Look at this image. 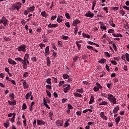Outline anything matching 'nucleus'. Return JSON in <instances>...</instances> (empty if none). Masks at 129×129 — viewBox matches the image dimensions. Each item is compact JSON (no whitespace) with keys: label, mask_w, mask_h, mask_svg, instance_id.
Instances as JSON below:
<instances>
[{"label":"nucleus","mask_w":129,"mask_h":129,"mask_svg":"<svg viewBox=\"0 0 129 129\" xmlns=\"http://www.w3.org/2000/svg\"><path fill=\"white\" fill-rule=\"evenodd\" d=\"M8 103L11 106H12L13 105H16L17 104V102H16V101H13V102H12L10 100H8Z\"/></svg>","instance_id":"obj_18"},{"label":"nucleus","mask_w":129,"mask_h":129,"mask_svg":"<svg viewBox=\"0 0 129 129\" xmlns=\"http://www.w3.org/2000/svg\"><path fill=\"white\" fill-rule=\"evenodd\" d=\"M64 83H65V82L64 81L59 82V86H62V85H63V84H64Z\"/></svg>","instance_id":"obj_53"},{"label":"nucleus","mask_w":129,"mask_h":129,"mask_svg":"<svg viewBox=\"0 0 129 129\" xmlns=\"http://www.w3.org/2000/svg\"><path fill=\"white\" fill-rule=\"evenodd\" d=\"M65 25L67 28H70V23H69V22L66 23Z\"/></svg>","instance_id":"obj_55"},{"label":"nucleus","mask_w":129,"mask_h":129,"mask_svg":"<svg viewBox=\"0 0 129 129\" xmlns=\"http://www.w3.org/2000/svg\"><path fill=\"white\" fill-rule=\"evenodd\" d=\"M78 56H76L73 58L74 62H76L78 60Z\"/></svg>","instance_id":"obj_58"},{"label":"nucleus","mask_w":129,"mask_h":129,"mask_svg":"<svg viewBox=\"0 0 129 129\" xmlns=\"http://www.w3.org/2000/svg\"><path fill=\"white\" fill-rule=\"evenodd\" d=\"M105 68H106L107 71H108V72H109V67L108 66V65L106 64Z\"/></svg>","instance_id":"obj_62"},{"label":"nucleus","mask_w":129,"mask_h":129,"mask_svg":"<svg viewBox=\"0 0 129 129\" xmlns=\"http://www.w3.org/2000/svg\"><path fill=\"white\" fill-rule=\"evenodd\" d=\"M105 62H106V60L104 58H102L101 60L98 61V63H99L100 64L101 63H105Z\"/></svg>","instance_id":"obj_27"},{"label":"nucleus","mask_w":129,"mask_h":129,"mask_svg":"<svg viewBox=\"0 0 129 129\" xmlns=\"http://www.w3.org/2000/svg\"><path fill=\"white\" fill-rule=\"evenodd\" d=\"M41 14V16H42V17H44V18H46V17H47V13H46L45 11L42 12Z\"/></svg>","instance_id":"obj_36"},{"label":"nucleus","mask_w":129,"mask_h":129,"mask_svg":"<svg viewBox=\"0 0 129 129\" xmlns=\"http://www.w3.org/2000/svg\"><path fill=\"white\" fill-rule=\"evenodd\" d=\"M39 47H40V48H41V49H42V48H43V47H44V48H45V45L43 43H40Z\"/></svg>","instance_id":"obj_51"},{"label":"nucleus","mask_w":129,"mask_h":129,"mask_svg":"<svg viewBox=\"0 0 129 129\" xmlns=\"http://www.w3.org/2000/svg\"><path fill=\"white\" fill-rule=\"evenodd\" d=\"M112 45H113V48L114 51H115V52H116L117 51V47H116V45H115V44H114V43H112Z\"/></svg>","instance_id":"obj_41"},{"label":"nucleus","mask_w":129,"mask_h":129,"mask_svg":"<svg viewBox=\"0 0 129 129\" xmlns=\"http://www.w3.org/2000/svg\"><path fill=\"white\" fill-rule=\"evenodd\" d=\"M87 49H89V50H92L93 51V50H94V48H93V47L90 46V45H88L87 46Z\"/></svg>","instance_id":"obj_46"},{"label":"nucleus","mask_w":129,"mask_h":129,"mask_svg":"<svg viewBox=\"0 0 129 129\" xmlns=\"http://www.w3.org/2000/svg\"><path fill=\"white\" fill-rule=\"evenodd\" d=\"M111 64H113L114 65H117V62L115 60H111Z\"/></svg>","instance_id":"obj_56"},{"label":"nucleus","mask_w":129,"mask_h":129,"mask_svg":"<svg viewBox=\"0 0 129 129\" xmlns=\"http://www.w3.org/2000/svg\"><path fill=\"white\" fill-rule=\"evenodd\" d=\"M123 9L127 10V11H129V7L127 6H122Z\"/></svg>","instance_id":"obj_61"},{"label":"nucleus","mask_w":129,"mask_h":129,"mask_svg":"<svg viewBox=\"0 0 129 129\" xmlns=\"http://www.w3.org/2000/svg\"><path fill=\"white\" fill-rule=\"evenodd\" d=\"M58 45L59 47H60V48H62V46L63 45V44H62V41H60L59 40L58 41Z\"/></svg>","instance_id":"obj_49"},{"label":"nucleus","mask_w":129,"mask_h":129,"mask_svg":"<svg viewBox=\"0 0 129 129\" xmlns=\"http://www.w3.org/2000/svg\"><path fill=\"white\" fill-rule=\"evenodd\" d=\"M128 59H129V54L127 53H126V61H127Z\"/></svg>","instance_id":"obj_63"},{"label":"nucleus","mask_w":129,"mask_h":129,"mask_svg":"<svg viewBox=\"0 0 129 129\" xmlns=\"http://www.w3.org/2000/svg\"><path fill=\"white\" fill-rule=\"evenodd\" d=\"M107 99L110 102H111V103H113V104H116V98H115L113 95L111 94L108 95Z\"/></svg>","instance_id":"obj_1"},{"label":"nucleus","mask_w":129,"mask_h":129,"mask_svg":"<svg viewBox=\"0 0 129 129\" xmlns=\"http://www.w3.org/2000/svg\"><path fill=\"white\" fill-rule=\"evenodd\" d=\"M62 77L63 79H68L70 78V77L67 74H63Z\"/></svg>","instance_id":"obj_33"},{"label":"nucleus","mask_w":129,"mask_h":129,"mask_svg":"<svg viewBox=\"0 0 129 129\" xmlns=\"http://www.w3.org/2000/svg\"><path fill=\"white\" fill-rule=\"evenodd\" d=\"M63 120H58L55 121V125L57 126H63Z\"/></svg>","instance_id":"obj_6"},{"label":"nucleus","mask_w":129,"mask_h":129,"mask_svg":"<svg viewBox=\"0 0 129 129\" xmlns=\"http://www.w3.org/2000/svg\"><path fill=\"white\" fill-rule=\"evenodd\" d=\"M46 94L47 95L48 97H49V98H51V93L50 92V91H49V90H46Z\"/></svg>","instance_id":"obj_39"},{"label":"nucleus","mask_w":129,"mask_h":129,"mask_svg":"<svg viewBox=\"0 0 129 129\" xmlns=\"http://www.w3.org/2000/svg\"><path fill=\"white\" fill-rule=\"evenodd\" d=\"M74 95L76 97H82V95H81V94H79L78 93H74Z\"/></svg>","instance_id":"obj_28"},{"label":"nucleus","mask_w":129,"mask_h":129,"mask_svg":"<svg viewBox=\"0 0 129 129\" xmlns=\"http://www.w3.org/2000/svg\"><path fill=\"white\" fill-rule=\"evenodd\" d=\"M22 64H23V67L24 69H27L28 68V66H27V62H26V61H23L22 62Z\"/></svg>","instance_id":"obj_29"},{"label":"nucleus","mask_w":129,"mask_h":129,"mask_svg":"<svg viewBox=\"0 0 129 129\" xmlns=\"http://www.w3.org/2000/svg\"><path fill=\"white\" fill-rule=\"evenodd\" d=\"M77 92H79V93H83V89H77Z\"/></svg>","instance_id":"obj_48"},{"label":"nucleus","mask_w":129,"mask_h":129,"mask_svg":"<svg viewBox=\"0 0 129 129\" xmlns=\"http://www.w3.org/2000/svg\"><path fill=\"white\" fill-rule=\"evenodd\" d=\"M46 62H47V66H50V64H51V61H50V57H49V56H47L46 57Z\"/></svg>","instance_id":"obj_24"},{"label":"nucleus","mask_w":129,"mask_h":129,"mask_svg":"<svg viewBox=\"0 0 129 129\" xmlns=\"http://www.w3.org/2000/svg\"><path fill=\"white\" fill-rule=\"evenodd\" d=\"M4 40L6 41V42H8L9 41H11V38H10V37H5L4 38Z\"/></svg>","instance_id":"obj_43"},{"label":"nucleus","mask_w":129,"mask_h":129,"mask_svg":"<svg viewBox=\"0 0 129 129\" xmlns=\"http://www.w3.org/2000/svg\"><path fill=\"white\" fill-rule=\"evenodd\" d=\"M37 125H42V124L44 125L45 124V121L43 120L38 119L37 120Z\"/></svg>","instance_id":"obj_10"},{"label":"nucleus","mask_w":129,"mask_h":129,"mask_svg":"<svg viewBox=\"0 0 129 129\" xmlns=\"http://www.w3.org/2000/svg\"><path fill=\"white\" fill-rule=\"evenodd\" d=\"M76 44L78 48V50H80V48H81V44H79V41H76Z\"/></svg>","instance_id":"obj_35"},{"label":"nucleus","mask_w":129,"mask_h":129,"mask_svg":"<svg viewBox=\"0 0 129 129\" xmlns=\"http://www.w3.org/2000/svg\"><path fill=\"white\" fill-rule=\"evenodd\" d=\"M1 23L2 24H3L4 26H6L7 25H8V20H7V18L4 16L1 19Z\"/></svg>","instance_id":"obj_4"},{"label":"nucleus","mask_w":129,"mask_h":129,"mask_svg":"<svg viewBox=\"0 0 129 129\" xmlns=\"http://www.w3.org/2000/svg\"><path fill=\"white\" fill-rule=\"evenodd\" d=\"M85 16V17H87V18H93V17H94V13H91L90 11H88Z\"/></svg>","instance_id":"obj_7"},{"label":"nucleus","mask_w":129,"mask_h":129,"mask_svg":"<svg viewBox=\"0 0 129 129\" xmlns=\"http://www.w3.org/2000/svg\"><path fill=\"white\" fill-rule=\"evenodd\" d=\"M120 12L121 13L122 16H124V15H125V12H124V11H123V10H122L121 8H120Z\"/></svg>","instance_id":"obj_45"},{"label":"nucleus","mask_w":129,"mask_h":129,"mask_svg":"<svg viewBox=\"0 0 129 129\" xmlns=\"http://www.w3.org/2000/svg\"><path fill=\"white\" fill-rule=\"evenodd\" d=\"M107 102L104 101L99 103V105H107Z\"/></svg>","instance_id":"obj_37"},{"label":"nucleus","mask_w":129,"mask_h":129,"mask_svg":"<svg viewBox=\"0 0 129 129\" xmlns=\"http://www.w3.org/2000/svg\"><path fill=\"white\" fill-rule=\"evenodd\" d=\"M119 110V107L118 106H117V107H115L113 110V113H117V111Z\"/></svg>","instance_id":"obj_17"},{"label":"nucleus","mask_w":129,"mask_h":129,"mask_svg":"<svg viewBox=\"0 0 129 129\" xmlns=\"http://www.w3.org/2000/svg\"><path fill=\"white\" fill-rule=\"evenodd\" d=\"M22 108L23 110H25V109H27V104H26V103H23Z\"/></svg>","instance_id":"obj_38"},{"label":"nucleus","mask_w":129,"mask_h":129,"mask_svg":"<svg viewBox=\"0 0 129 129\" xmlns=\"http://www.w3.org/2000/svg\"><path fill=\"white\" fill-rule=\"evenodd\" d=\"M108 34H110V33H112V35L114 33V30H112V29H110L108 30Z\"/></svg>","instance_id":"obj_40"},{"label":"nucleus","mask_w":129,"mask_h":129,"mask_svg":"<svg viewBox=\"0 0 129 129\" xmlns=\"http://www.w3.org/2000/svg\"><path fill=\"white\" fill-rule=\"evenodd\" d=\"M62 87L63 88V90L64 93H67V92H68V91H69V90L71 89V88H70V85H63L62 86Z\"/></svg>","instance_id":"obj_2"},{"label":"nucleus","mask_w":129,"mask_h":129,"mask_svg":"<svg viewBox=\"0 0 129 129\" xmlns=\"http://www.w3.org/2000/svg\"><path fill=\"white\" fill-rule=\"evenodd\" d=\"M93 90L95 91H98V90H99V88H98V87H95L93 89Z\"/></svg>","instance_id":"obj_57"},{"label":"nucleus","mask_w":129,"mask_h":129,"mask_svg":"<svg viewBox=\"0 0 129 129\" xmlns=\"http://www.w3.org/2000/svg\"><path fill=\"white\" fill-rule=\"evenodd\" d=\"M29 57H30V54H28V53H26L25 54V56L24 57V59L23 60L24 61V62H26V60H28V59H29Z\"/></svg>","instance_id":"obj_22"},{"label":"nucleus","mask_w":129,"mask_h":129,"mask_svg":"<svg viewBox=\"0 0 129 129\" xmlns=\"http://www.w3.org/2000/svg\"><path fill=\"white\" fill-rule=\"evenodd\" d=\"M8 62L9 64H11V65H17V62L15 60L12 59L11 58L8 59Z\"/></svg>","instance_id":"obj_8"},{"label":"nucleus","mask_w":129,"mask_h":129,"mask_svg":"<svg viewBox=\"0 0 129 129\" xmlns=\"http://www.w3.org/2000/svg\"><path fill=\"white\" fill-rule=\"evenodd\" d=\"M52 79H51V78H48L47 79H46V83H47V84H49L50 85H51L52 84Z\"/></svg>","instance_id":"obj_30"},{"label":"nucleus","mask_w":129,"mask_h":129,"mask_svg":"<svg viewBox=\"0 0 129 129\" xmlns=\"http://www.w3.org/2000/svg\"><path fill=\"white\" fill-rule=\"evenodd\" d=\"M13 116L12 117V118H9V119L10 120V121H11V122H14L15 121V118L16 117V113H13Z\"/></svg>","instance_id":"obj_19"},{"label":"nucleus","mask_w":129,"mask_h":129,"mask_svg":"<svg viewBox=\"0 0 129 129\" xmlns=\"http://www.w3.org/2000/svg\"><path fill=\"white\" fill-rule=\"evenodd\" d=\"M9 97H11L10 100H11V101H13V100H15V95L14 94V93L10 95Z\"/></svg>","instance_id":"obj_26"},{"label":"nucleus","mask_w":129,"mask_h":129,"mask_svg":"<svg viewBox=\"0 0 129 129\" xmlns=\"http://www.w3.org/2000/svg\"><path fill=\"white\" fill-rule=\"evenodd\" d=\"M103 10L106 11V13H108V8L107 7H104Z\"/></svg>","instance_id":"obj_60"},{"label":"nucleus","mask_w":129,"mask_h":129,"mask_svg":"<svg viewBox=\"0 0 129 129\" xmlns=\"http://www.w3.org/2000/svg\"><path fill=\"white\" fill-rule=\"evenodd\" d=\"M112 36H113V37H114L115 38H117V37L118 38H122V37H123V36H122V35H121V34L120 33H118L117 34H116L115 33H113L112 34Z\"/></svg>","instance_id":"obj_13"},{"label":"nucleus","mask_w":129,"mask_h":129,"mask_svg":"<svg viewBox=\"0 0 129 129\" xmlns=\"http://www.w3.org/2000/svg\"><path fill=\"white\" fill-rule=\"evenodd\" d=\"M56 21L58 23H62V22H63V19H62V18H60V17L58 16Z\"/></svg>","instance_id":"obj_34"},{"label":"nucleus","mask_w":129,"mask_h":129,"mask_svg":"<svg viewBox=\"0 0 129 129\" xmlns=\"http://www.w3.org/2000/svg\"><path fill=\"white\" fill-rule=\"evenodd\" d=\"M68 108H69V109H72V108H73V107L72 106V105L70 104H68Z\"/></svg>","instance_id":"obj_54"},{"label":"nucleus","mask_w":129,"mask_h":129,"mask_svg":"<svg viewBox=\"0 0 129 129\" xmlns=\"http://www.w3.org/2000/svg\"><path fill=\"white\" fill-rule=\"evenodd\" d=\"M92 4V7H95V5H96V1H93Z\"/></svg>","instance_id":"obj_64"},{"label":"nucleus","mask_w":129,"mask_h":129,"mask_svg":"<svg viewBox=\"0 0 129 129\" xmlns=\"http://www.w3.org/2000/svg\"><path fill=\"white\" fill-rule=\"evenodd\" d=\"M50 54V47L49 46H46L45 49L44 56L47 57L48 55Z\"/></svg>","instance_id":"obj_5"},{"label":"nucleus","mask_w":129,"mask_h":129,"mask_svg":"<svg viewBox=\"0 0 129 129\" xmlns=\"http://www.w3.org/2000/svg\"><path fill=\"white\" fill-rule=\"evenodd\" d=\"M48 27L49 28H57V27H58V24H51V23H50L48 25Z\"/></svg>","instance_id":"obj_14"},{"label":"nucleus","mask_w":129,"mask_h":129,"mask_svg":"<svg viewBox=\"0 0 129 129\" xmlns=\"http://www.w3.org/2000/svg\"><path fill=\"white\" fill-rule=\"evenodd\" d=\"M116 124H118L119 121H120V116H118L115 119Z\"/></svg>","instance_id":"obj_20"},{"label":"nucleus","mask_w":129,"mask_h":129,"mask_svg":"<svg viewBox=\"0 0 129 129\" xmlns=\"http://www.w3.org/2000/svg\"><path fill=\"white\" fill-rule=\"evenodd\" d=\"M125 58H126V53L122 54V55H121V59H122L123 60V61H124L125 60Z\"/></svg>","instance_id":"obj_44"},{"label":"nucleus","mask_w":129,"mask_h":129,"mask_svg":"<svg viewBox=\"0 0 129 129\" xmlns=\"http://www.w3.org/2000/svg\"><path fill=\"white\" fill-rule=\"evenodd\" d=\"M15 61H19V62H22L23 63L24 61V59H23L21 57H16L15 58Z\"/></svg>","instance_id":"obj_23"},{"label":"nucleus","mask_w":129,"mask_h":129,"mask_svg":"<svg viewBox=\"0 0 129 129\" xmlns=\"http://www.w3.org/2000/svg\"><path fill=\"white\" fill-rule=\"evenodd\" d=\"M100 117L103 118V119H105V120H107V117L104 115V112H101Z\"/></svg>","instance_id":"obj_11"},{"label":"nucleus","mask_w":129,"mask_h":129,"mask_svg":"<svg viewBox=\"0 0 129 129\" xmlns=\"http://www.w3.org/2000/svg\"><path fill=\"white\" fill-rule=\"evenodd\" d=\"M35 10V6H32L30 8H27V11L28 13H31V12H33Z\"/></svg>","instance_id":"obj_15"},{"label":"nucleus","mask_w":129,"mask_h":129,"mask_svg":"<svg viewBox=\"0 0 129 129\" xmlns=\"http://www.w3.org/2000/svg\"><path fill=\"white\" fill-rule=\"evenodd\" d=\"M78 24H80V21L78 19H76L73 22V26H77Z\"/></svg>","instance_id":"obj_12"},{"label":"nucleus","mask_w":129,"mask_h":129,"mask_svg":"<svg viewBox=\"0 0 129 129\" xmlns=\"http://www.w3.org/2000/svg\"><path fill=\"white\" fill-rule=\"evenodd\" d=\"M31 95H32V91H30L29 92H28L25 96V98L26 99V100H27V99H29V97H30V96H31Z\"/></svg>","instance_id":"obj_21"},{"label":"nucleus","mask_w":129,"mask_h":129,"mask_svg":"<svg viewBox=\"0 0 129 129\" xmlns=\"http://www.w3.org/2000/svg\"><path fill=\"white\" fill-rule=\"evenodd\" d=\"M77 32H78V27H77V26H76L75 27V31H74L75 35L77 34Z\"/></svg>","instance_id":"obj_50"},{"label":"nucleus","mask_w":129,"mask_h":129,"mask_svg":"<svg viewBox=\"0 0 129 129\" xmlns=\"http://www.w3.org/2000/svg\"><path fill=\"white\" fill-rule=\"evenodd\" d=\"M26 48H27V46H26L25 45H21L18 48H17L18 51L19 52H21V51H22V52H26Z\"/></svg>","instance_id":"obj_3"},{"label":"nucleus","mask_w":129,"mask_h":129,"mask_svg":"<svg viewBox=\"0 0 129 129\" xmlns=\"http://www.w3.org/2000/svg\"><path fill=\"white\" fill-rule=\"evenodd\" d=\"M44 106H45V107H46L47 108H48V109H50V107L49 106V105L47 104V103H45L44 104Z\"/></svg>","instance_id":"obj_59"},{"label":"nucleus","mask_w":129,"mask_h":129,"mask_svg":"<svg viewBox=\"0 0 129 129\" xmlns=\"http://www.w3.org/2000/svg\"><path fill=\"white\" fill-rule=\"evenodd\" d=\"M65 16L67 19H68V20H70V19L71 18V17H70V15L68 13H66Z\"/></svg>","instance_id":"obj_42"},{"label":"nucleus","mask_w":129,"mask_h":129,"mask_svg":"<svg viewBox=\"0 0 129 129\" xmlns=\"http://www.w3.org/2000/svg\"><path fill=\"white\" fill-rule=\"evenodd\" d=\"M31 60L32 61L36 62V61H37V57H36V56H33L31 58Z\"/></svg>","instance_id":"obj_52"},{"label":"nucleus","mask_w":129,"mask_h":129,"mask_svg":"<svg viewBox=\"0 0 129 129\" xmlns=\"http://www.w3.org/2000/svg\"><path fill=\"white\" fill-rule=\"evenodd\" d=\"M22 85L24 89H28L29 88V85L27 84V82H23Z\"/></svg>","instance_id":"obj_16"},{"label":"nucleus","mask_w":129,"mask_h":129,"mask_svg":"<svg viewBox=\"0 0 129 129\" xmlns=\"http://www.w3.org/2000/svg\"><path fill=\"white\" fill-rule=\"evenodd\" d=\"M29 74L28 72H25L23 75V77H25V78H27V77H28Z\"/></svg>","instance_id":"obj_47"},{"label":"nucleus","mask_w":129,"mask_h":129,"mask_svg":"<svg viewBox=\"0 0 129 129\" xmlns=\"http://www.w3.org/2000/svg\"><path fill=\"white\" fill-rule=\"evenodd\" d=\"M94 101V97L93 96H91L90 100L89 102V104H92V102Z\"/></svg>","instance_id":"obj_31"},{"label":"nucleus","mask_w":129,"mask_h":129,"mask_svg":"<svg viewBox=\"0 0 129 129\" xmlns=\"http://www.w3.org/2000/svg\"><path fill=\"white\" fill-rule=\"evenodd\" d=\"M88 43V44L89 45H96V46H97V47H99V44H97L96 43H94L93 42L89 41Z\"/></svg>","instance_id":"obj_25"},{"label":"nucleus","mask_w":129,"mask_h":129,"mask_svg":"<svg viewBox=\"0 0 129 129\" xmlns=\"http://www.w3.org/2000/svg\"><path fill=\"white\" fill-rule=\"evenodd\" d=\"M15 6L16 7L17 11L19 12V10H20V8H21L22 7V3H21V2H18L15 5Z\"/></svg>","instance_id":"obj_9"},{"label":"nucleus","mask_w":129,"mask_h":129,"mask_svg":"<svg viewBox=\"0 0 129 129\" xmlns=\"http://www.w3.org/2000/svg\"><path fill=\"white\" fill-rule=\"evenodd\" d=\"M61 39H62V40H68L69 37L67 36L62 35L61 36Z\"/></svg>","instance_id":"obj_32"}]
</instances>
